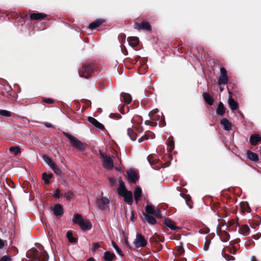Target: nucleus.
<instances>
[{
	"instance_id": "f257e3e1",
	"label": "nucleus",
	"mask_w": 261,
	"mask_h": 261,
	"mask_svg": "<svg viewBox=\"0 0 261 261\" xmlns=\"http://www.w3.org/2000/svg\"><path fill=\"white\" fill-rule=\"evenodd\" d=\"M27 256L30 258L28 261H47L48 255L42 246L38 249L32 248L27 253Z\"/></svg>"
},
{
	"instance_id": "f03ea898",
	"label": "nucleus",
	"mask_w": 261,
	"mask_h": 261,
	"mask_svg": "<svg viewBox=\"0 0 261 261\" xmlns=\"http://www.w3.org/2000/svg\"><path fill=\"white\" fill-rule=\"evenodd\" d=\"M65 136L69 139L72 146L79 150H83L85 147L83 143L76 137L68 133H64Z\"/></svg>"
},
{
	"instance_id": "7ed1b4c3",
	"label": "nucleus",
	"mask_w": 261,
	"mask_h": 261,
	"mask_svg": "<svg viewBox=\"0 0 261 261\" xmlns=\"http://www.w3.org/2000/svg\"><path fill=\"white\" fill-rule=\"evenodd\" d=\"M158 112L159 110L158 109H154L151 111L148 114L151 122L149 123L148 121H146L145 124L147 125L156 126L157 125L156 121H159L160 118V116L158 114Z\"/></svg>"
},
{
	"instance_id": "20e7f679",
	"label": "nucleus",
	"mask_w": 261,
	"mask_h": 261,
	"mask_svg": "<svg viewBox=\"0 0 261 261\" xmlns=\"http://www.w3.org/2000/svg\"><path fill=\"white\" fill-rule=\"evenodd\" d=\"M93 70V67L92 65L85 64L83 66L81 71L79 72L80 75L81 77L88 79L90 76Z\"/></svg>"
},
{
	"instance_id": "39448f33",
	"label": "nucleus",
	"mask_w": 261,
	"mask_h": 261,
	"mask_svg": "<svg viewBox=\"0 0 261 261\" xmlns=\"http://www.w3.org/2000/svg\"><path fill=\"white\" fill-rule=\"evenodd\" d=\"M145 211L148 215H153L154 216L161 218L162 217L161 212L155 206L150 204H148L145 207Z\"/></svg>"
},
{
	"instance_id": "423d86ee",
	"label": "nucleus",
	"mask_w": 261,
	"mask_h": 261,
	"mask_svg": "<svg viewBox=\"0 0 261 261\" xmlns=\"http://www.w3.org/2000/svg\"><path fill=\"white\" fill-rule=\"evenodd\" d=\"M134 243L137 248L144 247L147 245V241L141 234L137 233Z\"/></svg>"
},
{
	"instance_id": "0eeeda50",
	"label": "nucleus",
	"mask_w": 261,
	"mask_h": 261,
	"mask_svg": "<svg viewBox=\"0 0 261 261\" xmlns=\"http://www.w3.org/2000/svg\"><path fill=\"white\" fill-rule=\"evenodd\" d=\"M227 83L228 77L227 75L226 70L224 68L222 67L220 68V75L218 80V84L219 85H226Z\"/></svg>"
},
{
	"instance_id": "6e6552de",
	"label": "nucleus",
	"mask_w": 261,
	"mask_h": 261,
	"mask_svg": "<svg viewBox=\"0 0 261 261\" xmlns=\"http://www.w3.org/2000/svg\"><path fill=\"white\" fill-rule=\"evenodd\" d=\"M110 203L109 200L106 197H101L97 199L96 204L101 211H105Z\"/></svg>"
},
{
	"instance_id": "1a4fd4ad",
	"label": "nucleus",
	"mask_w": 261,
	"mask_h": 261,
	"mask_svg": "<svg viewBox=\"0 0 261 261\" xmlns=\"http://www.w3.org/2000/svg\"><path fill=\"white\" fill-rule=\"evenodd\" d=\"M135 29L138 31H140L141 30L149 31L151 30V26L149 23L147 21H144L141 23L135 22Z\"/></svg>"
},
{
	"instance_id": "9d476101",
	"label": "nucleus",
	"mask_w": 261,
	"mask_h": 261,
	"mask_svg": "<svg viewBox=\"0 0 261 261\" xmlns=\"http://www.w3.org/2000/svg\"><path fill=\"white\" fill-rule=\"evenodd\" d=\"M120 196L124 197V200L128 204L132 203L133 200V194L129 191L125 189V191L123 192V194H119Z\"/></svg>"
},
{
	"instance_id": "9b49d317",
	"label": "nucleus",
	"mask_w": 261,
	"mask_h": 261,
	"mask_svg": "<svg viewBox=\"0 0 261 261\" xmlns=\"http://www.w3.org/2000/svg\"><path fill=\"white\" fill-rule=\"evenodd\" d=\"M103 166L107 169H111L114 167V163L110 156H106L103 159Z\"/></svg>"
},
{
	"instance_id": "f8f14e48",
	"label": "nucleus",
	"mask_w": 261,
	"mask_h": 261,
	"mask_svg": "<svg viewBox=\"0 0 261 261\" xmlns=\"http://www.w3.org/2000/svg\"><path fill=\"white\" fill-rule=\"evenodd\" d=\"M88 121L90 123L99 129L103 130L105 128L103 124L99 122L96 119L93 117H89L88 118Z\"/></svg>"
},
{
	"instance_id": "ddd939ff",
	"label": "nucleus",
	"mask_w": 261,
	"mask_h": 261,
	"mask_svg": "<svg viewBox=\"0 0 261 261\" xmlns=\"http://www.w3.org/2000/svg\"><path fill=\"white\" fill-rule=\"evenodd\" d=\"M51 210L54 212V214L57 217L62 216L63 213V207L59 204H56L52 207Z\"/></svg>"
},
{
	"instance_id": "4468645a",
	"label": "nucleus",
	"mask_w": 261,
	"mask_h": 261,
	"mask_svg": "<svg viewBox=\"0 0 261 261\" xmlns=\"http://www.w3.org/2000/svg\"><path fill=\"white\" fill-rule=\"evenodd\" d=\"M163 223L166 226L169 227L171 230H175L177 228L175 223L170 219H166L164 220Z\"/></svg>"
},
{
	"instance_id": "2eb2a0df",
	"label": "nucleus",
	"mask_w": 261,
	"mask_h": 261,
	"mask_svg": "<svg viewBox=\"0 0 261 261\" xmlns=\"http://www.w3.org/2000/svg\"><path fill=\"white\" fill-rule=\"evenodd\" d=\"M121 101H124L125 103L128 104L132 101V98L130 94L122 92L120 94Z\"/></svg>"
},
{
	"instance_id": "dca6fc26",
	"label": "nucleus",
	"mask_w": 261,
	"mask_h": 261,
	"mask_svg": "<svg viewBox=\"0 0 261 261\" xmlns=\"http://www.w3.org/2000/svg\"><path fill=\"white\" fill-rule=\"evenodd\" d=\"M80 226L83 230H90L92 226L91 223L89 220H83Z\"/></svg>"
},
{
	"instance_id": "f3484780",
	"label": "nucleus",
	"mask_w": 261,
	"mask_h": 261,
	"mask_svg": "<svg viewBox=\"0 0 261 261\" xmlns=\"http://www.w3.org/2000/svg\"><path fill=\"white\" fill-rule=\"evenodd\" d=\"M261 140V138L258 135L254 134L250 136L249 141L252 145L255 146Z\"/></svg>"
},
{
	"instance_id": "a211bd4d",
	"label": "nucleus",
	"mask_w": 261,
	"mask_h": 261,
	"mask_svg": "<svg viewBox=\"0 0 261 261\" xmlns=\"http://www.w3.org/2000/svg\"><path fill=\"white\" fill-rule=\"evenodd\" d=\"M127 176L128 180L133 182L135 183L137 178V174L135 172L129 170L127 172Z\"/></svg>"
},
{
	"instance_id": "6ab92c4d",
	"label": "nucleus",
	"mask_w": 261,
	"mask_h": 261,
	"mask_svg": "<svg viewBox=\"0 0 261 261\" xmlns=\"http://www.w3.org/2000/svg\"><path fill=\"white\" fill-rule=\"evenodd\" d=\"M46 14L42 13H34L30 15V18L32 20L42 19L46 17Z\"/></svg>"
},
{
	"instance_id": "aec40b11",
	"label": "nucleus",
	"mask_w": 261,
	"mask_h": 261,
	"mask_svg": "<svg viewBox=\"0 0 261 261\" xmlns=\"http://www.w3.org/2000/svg\"><path fill=\"white\" fill-rule=\"evenodd\" d=\"M239 232L244 236L249 235L250 228L247 225H243L239 227Z\"/></svg>"
},
{
	"instance_id": "412c9836",
	"label": "nucleus",
	"mask_w": 261,
	"mask_h": 261,
	"mask_svg": "<svg viewBox=\"0 0 261 261\" xmlns=\"http://www.w3.org/2000/svg\"><path fill=\"white\" fill-rule=\"evenodd\" d=\"M129 44L132 47L137 46L139 43V38L137 37H131L127 38Z\"/></svg>"
},
{
	"instance_id": "4be33fe9",
	"label": "nucleus",
	"mask_w": 261,
	"mask_h": 261,
	"mask_svg": "<svg viewBox=\"0 0 261 261\" xmlns=\"http://www.w3.org/2000/svg\"><path fill=\"white\" fill-rule=\"evenodd\" d=\"M118 181L119 184V187L117 189L118 193V194H123V192H124L126 189L125 183L123 181L121 178H119Z\"/></svg>"
},
{
	"instance_id": "5701e85b",
	"label": "nucleus",
	"mask_w": 261,
	"mask_h": 261,
	"mask_svg": "<svg viewBox=\"0 0 261 261\" xmlns=\"http://www.w3.org/2000/svg\"><path fill=\"white\" fill-rule=\"evenodd\" d=\"M221 124H222L223 126H224V129L226 130H230L231 128V123L227 119L225 118H224L223 119H221V122H220Z\"/></svg>"
},
{
	"instance_id": "b1692460",
	"label": "nucleus",
	"mask_w": 261,
	"mask_h": 261,
	"mask_svg": "<svg viewBox=\"0 0 261 261\" xmlns=\"http://www.w3.org/2000/svg\"><path fill=\"white\" fill-rule=\"evenodd\" d=\"M83 220L82 215L77 214L74 216L73 219L72 220L71 223L72 224H79L80 225Z\"/></svg>"
},
{
	"instance_id": "393cba45",
	"label": "nucleus",
	"mask_w": 261,
	"mask_h": 261,
	"mask_svg": "<svg viewBox=\"0 0 261 261\" xmlns=\"http://www.w3.org/2000/svg\"><path fill=\"white\" fill-rule=\"evenodd\" d=\"M142 196V190L139 187H137L134 190V198L136 202L137 203L140 199Z\"/></svg>"
},
{
	"instance_id": "a878e982",
	"label": "nucleus",
	"mask_w": 261,
	"mask_h": 261,
	"mask_svg": "<svg viewBox=\"0 0 261 261\" xmlns=\"http://www.w3.org/2000/svg\"><path fill=\"white\" fill-rule=\"evenodd\" d=\"M103 22V20L97 19L89 24V28L91 30H93V29L98 27Z\"/></svg>"
},
{
	"instance_id": "bb28decb",
	"label": "nucleus",
	"mask_w": 261,
	"mask_h": 261,
	"mask_svg": "<svg viewBox=\"0 0 261 261\" xmlns=\"http://www.w3.org/2000/svg\"><path fill=\"white\" fill-rule=\"evenodd\" d=\"M228 103L232 110H236L239 108L237 102L231 98V96L228 98Z\"/></svg>"
},
{
	"instance_id": "cd10ccee",
	"label": "nucleus",
	"mask_w": 261,
	"mask_h": 261,
	"mask_svg": "<svg viewBox=\"0 0 261 261\" xmlns=\"http://www.w3.org/2000/svg\"><path fill=\"white\" fill-rule=\"evenodd\" d=\"M225 113V108L222 102H220L216 109V113L218 115L222 116Z\"/></svg>"
},
{
	"instance_id": "c85d7f7f",
	"label": "nucleus",
	"mask_w": 261,
	"mask_h": 261,
	"mask_svg": "<svg viewBox=\"0 0 261 261\" xmlns=\"http://www.w3.org/2000/svg\"><path fill=\"white\" fill-rule=\"evenodd\" d=\"M144 216L146 221L149 224L151 225H154L156 223V220L153 217L147 214H144Z\"/></svg>"
},
{
	"instance_id": "c756f323",
	"label": "nucleus",
	"mask_w": 261,
	"mask_h": 261,
	"mask_svg": "<svg viewBox=\"0 0 261 261\" xmlns=\"http://www.w3.org/2000/svg\"><path fill=\"white\" fill-rule=\"evenodd\" d=\"M127 135L132 141L136 140L137 134L130 127L127 128Z\"/></svg>"
},
{
	"instance_id": "7c9ffc66",
	"label": "nucleus",
	"mask_w": 261,
	"mask_h": 261,
	"mask_svg": "<svg viewBox=\"0 0 261 261\" xmlns=\"http://www.w3.org/2000/svg\"><path fill=\"white\" fill-rule=\"evenodd\" d=\"M203 97L206 103H207L210 105H213L214 103L213 99L212 97L209 95L208 94L205 92L203 93Z\"/></svg>"
},
{
	"instance_id": "2f4dec72",
	"label": "nucleus",
	"mask_w": 261,
	"mask_h": 261,
	"mask_svg": "<svg viewBox=\"0 0 261 261\" xmlns=\"http://www.w3.org/2000/svg\"><path fill=\"white\" fill-rule=\"evenodd\" d=\"M248 158L251 161H257L258 160V157L257 154L251 152V151H247Z\"/></svg>"
},
{
	"instance_id": "473e14b6",
	"label": "nucleus",
	"mask_w": 261,
	"mask_h": 261,
	"mask_svg": "<svg viewBox=\"0 0 261 261\" xmlns=\"http://www.w3.org/2000/svg\"><path fill=\"white\" fill-rule=\"evenodd\" d=\"M147 160L150 165L154 164L158 162L159 159L155 155L150 154Z\"/></svg>"
},
{
	"instance_id": "72a5a7b5",
	"label": "nucleus",
	"mask_w": 261,
	"mask_h": 261,
	"mask_svg": "<svg viewBox=\"0 0 261 261\" xmlns=\"http://www.w3.org/2000/svg\"><path fill=\"white\" fill-rule=\"evenodd\" d=\"M115 257V254L107 251L105 253V259L107 261H112Z\"/></svg>"
},
{
	"instance_id": "f704fd0d",
	"label": "nucleus",
	"mask_w": 261,
	"mask_h": 261,
	"mask_svg": "<svg viewBox=\"0 0 261 261\" xmlns=\"http://www.w3.org/2000/svg\"><path fill=\"white\" fill-rule=\"evenodd\" d=\"M53 176L52 173L47 174L46 173H43L42 175V178L45 183L48 184L49 183V178H51Z\"/></svg>"
},
{
	"instance_id": "c9c22d12",
	"label": "nucleus",
	"mask_w": 261,
	"mask_h": 261,
	"mask_svg": "<svg viewBox=\"0 0 261 261\" xmlns=\"http://www.w3.org/2000/svg\"><path fill=\"white\" fill-rule=\"evenodd\" d=\"M112 244L113 247H114V248L115 249L116 251L117 252V253L120 256H123L124 254H123L122 251L121 250V249L118 247V246L117 245V244L115 242L112 241Z\"/></svg>"
},
{
	"instance_id": "e433bc0d",
	"label": "nucleus",
	"mask_w": 261,
	"mask_h": 261,
	"mask_svg": "<svg viewBox=\"0 0 261 261\" xmlns=\"http://www.w3.org/2000/svg\"><path fill=\"white\" fill-rule=\"evenodd\" d=\"M219 235L220 236V238H222V240L223 242H227L229 239V235L226 232H221V233H219Z\"/></svg>"
},
{
	"instance_id": "4c0bfd02",
	"label": "nucleus",
	"mask_w": 261,
	"mask_h": 261,
	"mask_svg": "<svg viewBox=\"0 0 261 261\" xmlns=\"http://www.w3.org/2000/svg\"><path fill=\"white\" fill-rule=\"evenodd\" d=\"M51 169L54 170V172L58 175H60L62 173V171L60 169V168L57 166V165L54 163L53 164V165L50 167Z\"/></svg>"
},
{
	"instance_id": "58836bf2",
	"label": "nucleus",
	"mask_w": 261,
	"mask_h": 261,
	"mask_svg": "<svg viewBox=\"0 0 261 261\" xmlns=\"http://www.w3.org/2000/svg\"><path fill=\"white\" fill-rule=\"evenodd\" d=\"M43 158L44 161L48 164V165L50 167L53 165V164H54L55 163L52 161V160L46 155H44L43 156Z\"/></svg>"
},
{
	"instance_id": "ea45409f",
	"label": "nucleus",
	"mask_w": 261,
	"mask_h": 261,
	"mask_svg": "<svg viewBox=\"0 0 261 261\" xmlns=\"http://www.w3.org/2000/svg\"><path fill=\"white\" fill-rule=\"evenodd\" d=\"M10 151L13 152L16 155L18 153H20V148L18 146H12L9 149Z\"/></svg>"
},
{
	"instance_id": "a19ab883",
	"label": "nucleus",
	"mask_w": 261,
	"mask_h": 261,
	"mask_svg": "<svg viewBox=\"0 0 261 261\" xmlns=\"http://www.w3.org/2000/svg\"><path fill=\"white\" fill-rule=\"evenodd\" d=\"M67 237L69 240V241L71 243H73L76 241V239L73 237L72 233L71 232L68 231L66 234Z\"/></svg>"
},
{
	"instance_id": "79ce46f5",
	"label": "nucleus",
	"mask_w": 261,
	"mask_h": 261,
	"mask_svg": "<svg viewBox=\"0 0 261 261\" xmlns=\"http://www.w3.org/2000/svg\"><path fill=\"white\" fill-rule=\"evenodd\" d=\"M0 115L5 117H10L11 116V113L10 111H8L6 110H0Z\"/></svg>"
},
{
	"instance_id": "37998d69",
	"label": "nucleus",
	"mask_w": 261,
	"mask_h": 261,
	"mask_svg": "<svg viewBox=\"0 0 261 261\" xmlns=\"http://www.w3.org/2000/svg\"><path fill=\"white\" fill-rule=\"evenodd\" d=\"M223 256H224V257L225 258V259L227 261H230V260L233 261V260H234V259H235L234 257H233V256L230 255L225 252L224 253Z\"/></svg>"
},
{
	"instance_id": "c03bdc74",
	"label": "nucleus",
	"mask_w": 261,
	"mask_h": 261,
	"mask_svg": "<svg viewBox=\"0 0 261 261\" xmlns=\"http://www.w3.org/2000/svg\"><path fill=\"white\" fill-rule=\"evenodd\" d=\"M174 148L173 143L170 142L167 144V150L169 151H171Z\"/></svg>"
},
{
	"instance_id": "a18cd8bd",
	"label": "nucleus",
	"mask_w": 261,
	"mask_h": 261,
	"mask_svg": "<svg viewBox=\"0 0 261 261\" xmlns=\"http://www.w3.org/2000/svg\"><path fill=\"white\" fill-rule=\"evenodd\" d=\"M110 117L112 119H119L121 116L119 114L111 113L110 115Z\"/></svg>"
},
{
	"instance_id": "49530a36",
	"label": "nucleus",
	"mask_w": 261,
	"mask_h": 261,
	"mask_svg": "<svg viewBox=\"0 0 261 261\" xmlns=\"http://www.w3.org/2000/svg\"><path fill=\"white\" fill-rule=\"evenodd\" d=\"M60 190L59 189H56V192L54 194V197L55 198H59L60 197Z\"/></svg>"
},
{
	"instance_id": "de8ad7c7",
	"label": "nucleus",
	"mask_w": 261,
	"mask_h": 261,
	"mask_svg": "<svg viewBox=\"0 0 261 261\" xmlns=\"http://www.w3.org/2000/svg\"><path fill=\"white\" fill-rule=\"evenodd\" d=\"M100 246L97 243H94L93 244L92 250L93 251H95L96 249L99 248Z\"/></svg>"
},
{
	"instance_id": "09e8293b",
	"label": "nucleus",
	"mask_w": 261,
	"mask_h": 261,
	"mask_svg": "<svg viewBox=\"0 0 261 261\" xmlns=\"http://www.w3.org/2000/svg\"><path fill=\"white\" fill-rule=\"evenodd\" d=\"M0 261H11V258L9 256L5 255L1 258Z\"/></svg>"
},
{
	"instance_id": "8fccbe9b",
	"label": "nucleus",
	"mask_w": 261,
	"mask_h": 261,
	"mask_svg": "<svg viewBox=\"0 0 261 261\" xmlns=\"http://www.w3.org/2000/svg\"><path fill=\"white\" fill-rule=\"evenodd\" d=\"M6 242L0 238V250L3 249L5 246Z\"/></svg>"
},
{
	"instance_id": "3c124183",
	"label": "nucleus",
	"mask_w": 261,
	"mask_h": 261,
	"mask_svg": "<svg viewBox=\"0 0 261 261\" xmlns=\"http://www.w3.org/2000/svg\"><path fill=\"white\" fill-rule=\"evenodd\" d=\"M44 102L47 103H53L54 102V100L50 98H45L44 99Z\"/></svg>"
},
{
	"instance_id": "603ef678",
	"label": "nucleus",
	"mask_w": 261,
	"mask_h": 261,
	"mask_svg": "<svg viewBox=\"0 0 261 261\" xmlns=\"http://www.w3.org/2000/svg\"><path fill=\"white\" fill-rule=\"evenodd\" d=\"M99 152L100 155L101 156V158H102L103 159L105 158V157L108 156L106 154L103 153L102 151L100 150H99Z\"/></svg>"
},
{
	"instance_id": "864d4df0",
	"label": "nucleus",
	"mask_w": 261,
	"mask_h": 261,
	"mask_svg": "<svg viewBox=\"0 0 261 261\" xmlns=\"http://www.w3.org/2000/svg\"><path fill=\"white\" fill-rule=\"evenodd\" d=\"M159 126L161 127H163L165 125V122L164 120L160 121L159 123Z\"/></svg>"
},
{
	"instance_id": "5fc2aeb1",
	"label": "nucleus",
	"mask_w": 261,
	"mask_h": 261,
	"mask_svg": "<svg viewBox=\"0 0 261 261\" xmlns=\"http://www.w3.org/2000/svg\"><path fill=\"white\" fill-rule=\"evenodd\" d=\"M64 196L68 201H71L72 199V197L70 196L67 195L66 194H64Z\"/></svg>"
},
{
	"instance_id": "6e6d98bb",
	"label": "nucleus",
	"mask_w": 261,
	"mask_h": 261,
	"mask_svg": "<svg viewBox=\"0 0 261 261\" xmlns=\"http://www.w3.org/2000/svg\"><path fill=\"white\" fill-rule=\"evenodd\" d=\"M44 124L46 126V127H47V128H50L53 126V125L51 123H48V122H45Z\"/></svg>"
},
{
	"instance_id": "4d7b16f0",
	"label": "nucleus",
	"mask_w": 261,
	"mask_h": 261,
	"mask_svg": "<svg viewBox=\"0 0 261 261\" xmlns=\"http://www.w3.org/2000/svg\"><path fill=\"white\" fill-rule=\"evenodd\" d=\"M144 138H145V139H148L147 138L145 137H141L139 140H138V141L139 143H141L144 140Z\"/></svg>"
},
{
	"instance_id": "13d9d810",
	"label": "nucleus",
	"mask_w": 261,
	"mask_h": 261,
	"mask_svg": "<svg viewBox=\"0 0 261 261\" xmlns=\"http://www.w3.org/2000/svg\"><path fill=\"white\" fill-rule=\"evenodd\" d=\"M203 249L204 250L206 251L208 249V245L206 244V243H205Z\"/></svg>"
},
{
	"instance_id": "bf43d9fd",
	"label": "nucleus",
	"mask_w": 261,
	"mask_h": 261,
	"mask_svg": "<svg viewBox=\"0 0 261 261\" xmlns=\"http://www.w3.org/2000/svg\"><path fill=\"white\" fill-rule=\"evenodd\" d=\"M251 261H258L255 256H253L251 257Z\"/></svg>"
},
{
	"instance_id": "052dcab7",
	"label": "nucleus",
	"mask_w": 261,
	"mask_h": 261,
	"mask_svg": "<svg viewBox=\"0 0 261 261\" xmlns=\"http://www.w3.org/2000/svg\"><path fill=\"white\" fill-rule=\"evenodd\" d=\"M138 131L140 132H143V128L142 127L140 128V127L138 128Z\"/></svg>"
},
{
	"instance_id": "680f3d73",
	"label": "nucleus",
	"mask_w": 261,
	"mask_h": 261,
	"mask_svg": "<svg viewBox=\"0 0 261 261\" xmlns=\"http://www.w3.org/2000/svg\"><path fill=\"white\" fill-rule=\"evenodd\" d=\"M87 261H94V259L93 258H90Z\"/></svg>"
},
{
	"instance_id": "e2e57ef3",
	"label": "nucleus",
	"mask_w": 261,
	"mask_h": 261,
	"mask_svg": "<svg viewBox=\"0 0 261 261\" xmlns=\"http://www.w3.org/2000/svg\"><path fill=\"white\" fill-rule=\"evenodd\" d=\"M220 90L221 92H222L223 91V88L222 87H220Z\"/></svg>"
},
{
	"instance_id": "0e129e2a",
	"label": "nucleus",
	"mask_w": 261,
	"mask_h": 261,
	"mask_svg": "<svg viewBox=\"0 0 261 261\" xmlns=\"http://www.w3.org/2000/svg\"><path fill=\"white\" fill-rule=\"evenodd\" d=\"M110 180L111 182H113L114 180V179H113V178H110Z\"/></svg>"
},
{
	"instance_id": "69168bd1",
	"label": "nucleus",
	"mask_w": 261,
	"mask_h": 261,
	"mask_svg": "<svg viewBox=\"0 0 261 261\" xmlns=\"http://www.w3.org/2000/svg\"><path fill=\"white\" fill-rule=\"evenodd\" d=\"M228 252H229V250H228ZM230 253L231 254H234V252H232V251H230Z\"/></svg>"
},
{
	"instance_id": "338daca9",
	"label": "nucleus",
	"mask_w": 261,
	"mask_h": 261,
	"mask_svg": "<svg viewBox=\"0 0 261 261\" xmlns=\"http://www.w3.org/2000/svg\"><path fill=\"white\" fill-rule=\"evenodd\" d=\"M133 123V120H131V123L132 124Z\"/></svg>"
}]
</instances>
